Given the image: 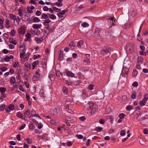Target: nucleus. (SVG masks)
<instances>
[{"instance_id": "49", "label": "nucleus", "mask_w": 148, "mask_h": 148, "mask_svg": "<svg viewBox=\"0 0 148 148\" xmlns=\"http://www.w3.org/2000/svg\"><path fill=\"white\" fill-rule=\"evenodd\" d=\"M27 10L30 13H32L33 12V11L30 8V7L29 6L27 7Z\"/></svg>"}, {"instance_id": "24", "label": "nucleus", "mask_w": 148, "mask_h": 148, "mask_svg": "<svg viewBox=\"0 0 148 148\" xmlns=\"http://www.w3.org/2000/svg\"><path fill=\"white\" fill-rule=\"evenodd\" d=\"M10 82L11 84H14L16 82V79L15 77L12 76L10 80Z\"/></svg>"}, {"instance_id": "8", "label": "nucleus", "mask_w": 148, "mask_h": 148, "mask_svg": "<svg viewBox=\"0 0 148 148\" xmlns=\"http://www.w3.org/2000/svg\"><path fill=\"white\" fill-rule=\"evenodd\" d=\"M19 33L20 34H24L25 33V27L23 26H22L18 29Z\"/></svg>"}, {"instance_id": "61", "label": "nucleus", "mask_w": 148, "mask_h": 148, "mask_svg": "<svg viewBox=\"0 0 148 148\" xmlns=\"http://www.w3.org/2000/svg\"><path fill=\"white\" fill-rule=\"evenodd\" d=\"M144 99L146 100V101H147V100L148 99V94H145V95Z\"/></svg>"}, {"instance_id": "31", "label": "nucleus", "mask_w": 148, "mask_h": 148, "mask_svg": "<svg viewBox=\"0 0 148 148\" xmlns=\"http://www.w3.org/2000/svg\"><path fill=\"white\" fill-rule=\"evenodd\" d=\"M29 53H28L25 55V57L24 58L25 61H26L28 60L29 56Z\"/></svg>"}, {"instance_id": "19", "label": "nucleus", "mask_w": 148, "mask_h": 148, "mask_svg": "<svg viewBox=\"0 0 148 148\" xmlns=\"http://www.w3.org/2000/svg\"><path fill=\"white\" fill-rule=\"evenodd\" d=\"M138 73V71L136 69H134L132 73V76L133 77H135Z\"/></svg>"}, {"instance_id": "17", "label": "nucleus", "mask_w": 148, "mask_h": 148, "mask_svg": "<svg viewBox=\"0 0 148 148\" xmlns=\"http://www.w3.org/2000/svg\"><path fill=\"white\" fill-rule=\"evenodd\" d=\"M39 63V62L38 60H36L34 62L32 63V66L33 67V69H34V68Z\"/></svg>"}, {"instance_id": "50", "label": "nucleus", "mask_w": 148, "mask_h": 148, "mask_svg": "<svg viewBox=\"0 0 148 148\" xmlns=\"http://www.w3.org/2000/svg\"><path fill=\"white\" fill-rule=\"evenodd\" d=\"M95 34L97 36H99V30L98 29L95 30Z\"/></svg>"}, {"instance_id": "64", "label": "nucleus", "mask_w": 148, "mask_h": 148, "mask_svg": "<svg viewBox=\"0 0 148 148\" xmlns=\"http://www.w3.org/2000/svg\"><path fill=\"white\" fill-rule=\"evenodd\" d=\"M5 54H7L8 53V50L4 49L2 51Z\"/></svg>"}, {"instance_id": "23", "label": "nucleus", "mask_w": 148, "mask_h": 148, "mask_svg": "<svg viewBox=\"0 0 148 148\" xmlns=\"http://www.w3.org/2000/svg\"><path fill=\"white\" fill-rule=\"evenodd\" d=\"M6 91V89L5 87H0V92L2 94H3Z\"/></svg>"}, {"instance_id": "39", "label": "nucleus", "mask_w": 148, "mask_h": 148, "mask_svg": "<svg viewBox=\"0 0 148 148\" xmlns=\"http://www.w3.org/2000/svg\"><path fill=\"white\" fill-rule=\"evenodd\" d=\"M140 143L142 145H144L145 144V142L142 138H140L139 140Z\"/></svg>"}, {"instance_id": "46", "label": "nucleus", "mask_w": 148, "mask_h": 148, "mask_svg": "<svg viewBox=\"0 0 148 148\" xmlns=\"http://www.w3.org/2000/svg\"><path fill=\"white\" fill-rule=\"evenodd\" d=\"M94 86V85L91 84L89 85L88 88L90 90H92L93 89Z\"/></svg>"}, {"instance_id": "47", "label": "nucleus", "mask_w": 148, "mask_h": 148, "mask_svg": "<svg viewBox=\"0 0 148 148\" xmlns=\"http://www.w3.org/2000/svg\"><path fill=\"white\" fill-rule=\"evenodd\" d=\"M5 104H2L0 107V110L1 111H3L4 110L5 108Z\"/></svg>"}, {"instance_id": "62", "label": "nucleus", "mask_w": 148, "mask_h": 148, "mask_svg": "<svg viewBox=\"0 0 148 148\" xmlns=\"http://www.w3.org/2000/svg\"><path fill=\"white\" fill-rule=\"evenodd\" d=\"M80 121H84L86 119V118L84 116H82L79 118Z\"/></svg>"}, {"instance_id": "34", "label": "nucleus", "mask_w": 148, "mask_h": 148, "mask_svg": "<svg viewBox=\"0 0 148 148\" xmlns=\"http://www.w3.org/2000/svg\"><path fill=\"white\" fill-rule=\"evenodd\" d=\"M70 102L69 101H67L65 103V106L66 107V109H67L68 108H69V106L70 105Z\"/></svg>"}, {"instance_id": "22", "label": "nucleus", "mask_w": 148, "mask_h": 148, "mask_svg": "<svg viewBox=\"0 0 148 148\" xmlns=\"http://www.w3.org/2000/svg\"><path fill=\"white\" fill-rule=\"evenodd\" d=\"M146 102V100H144L143 98L142 101H140L139 103L140 105L141 106H143L145 104Z\"/></svg>"}, {"instance_id": "30", "label": "nucleus", "mask_w": 148, "mask_h": 148, "mask_svg": "<svg viewBox=\"0 0 148 148\" xmlns=\"http://www.w3.org/2000/svg\"><path fill=\"white\" fill-rule=\"evenodd\" d=\"M35 128V125L32 123L30 124L29 125V129L33 130Z\"/></svg>"}, {"instance_id": "35", "label": "nucleus", "mask_w": 148, "mask_h": 148, "mask_svg": "<svg viewBox=\"0 0 148 148\" xmlns=\"http://www.w3.org/2000/svg\"><path fill=\"white\" fill-rule=\"evenodd\" d=\"M136 94L135 92H133L131 95V97L132 99H135L136 98Z\"/></svg>"}, {"instance_id": "37", "label": "nucleus", "mask_w": 148, "mask_h": 148, "mask_svg": "<svg viewBox=\"0 0 148 148\" xmlns=\"http://www.w3.org/2000/svg\"><path fill=\"white\" fill-rule=\"evenodd\" d=\"M84 62L86 63L88 65H90V60L88 59H86L84 60Z\"/></svg>"}, {"instance_id": "40", "label": "nucleus", "mask_w": 148, "mask_h": 148, "mask_svg": "<svg viewBox=\"0 0 148 148\" xmlns=\"http://www.w3.org/2000/svg\"><path fill=\"white\" fill-rule=\"evenodd\" d=\"M83 43V41L82 40H79L77 43V46L78 47H81V45H82Z\"/></svg>"}, {"instance_id": "57", "label": "nucleus", "mask_w": 148, "mask_h": 148, "mask_svg": "<svg viewBox=\"0 0 148 148\" xmlns=\"http://www.w3.org/2000/svg\"><path fill=\"white\" fill-rule=\"evenodd\" d=\"M19 88L20 90L22 92H24L25 91L24 88L21 85L20 86Z\"/></svg>"}, {"instance_id": "60", "label": "nucleus", "mask_w": 148, "mask_h": 148, "mask_svg": "<svg viewBox=\"0 0 148 148\" xmlns=\"http://www.w3.org/2000/svg\"><path fill=\"white\" fill-rule=\"evenodd\" d=\"M26 125L25 124H23L19 128V130H22L25 127Z\"/></svg>"}, {"instance_id": "14", "label": "nucleus", "mask_w": 148, "mask_h": 148, "mask_svg": "<svg viewBox=\"0 0 148 148\" xmlns=\"http://www.w3.org/2000/svg\"><path fill=\"white\" fill-rule=\"evenodd\" d=\"M13 58V56L11 55L9 56H6L4 58L5 60L7 62H8L10 61V59Z\"/></svg>"}, {"instance_id": "29", "label": "nucleus", "mask_w": 148, "mask_h": 148, "mask_svg": "<svg viewBox=\"0 0 148 148\" xmlns=\"http://www.w3.org/2000/svg\"><path fill=\"white\" fill-rule=\"evenodd\" d=\"M62 5V3L61 2H58L55 3V5L58 7H61Z\"/></svg>"}, {"instance_id": "45", "label": "nucleus", "mask_w": 148, "mask_h": 148, "mask_svg": "<svg viewBox=\"0 0 148 148\" xmlns=\"http://www.w3.org/2000/svg\"><path fill=\"white\" fill-rule=\"evenodd\" d=\"M16 32L14 29H12L11 31L10 34L12 36H14L15 35Z\"/></svg>"}, {"instance_id": "2", "label": "nucleus", "mask_w": 148, "mask_h": 148, "mask_svg": "<svg viewBox=\"0 0 148 148\" xmlns=\"http://www.w3.org/2000/svg\"><path fill=\"white\" fill-rule=\"evenodd\" d=\"M129 69L126 67H123L122 69L121 75L124 77H127Z\"/></svg>"}, {"instance_id": "21", "label": "nucleus", "mask_w": 148, "mask_h": 148, "mask_svg": "<svg viewBox=\"0 0 148 148\" xmlns=\"http://www.w3.org/2000/svg\"><path fill=\"white\" fill-rule=\"evenodd\" d=\"M25 66L27 69V70H29L31 69V66L28 62H27L25 64Z\"/></svg>"}, {"instance_id": "52", "label": "nucleus", "mask_w": 148, "mask_h": 148, "mask_svg": "<svg viewBox=\"0 0 148 148\" xmlns=\"http://www.w3.org/2000/svg\"><path fill=\"white\" fill-rule=\"evenodd\" d=\"M121 135L122 136H124L125 134V132L124 130L121 131L120 132Z\"/></svg>"}, {"instance_id": "25", "label": "nucleus", "mask_w": 148, "mask_h": 148, "mask_svg": "<svg viewBox=\"0 0 148 148\" xmlns=\"http://www.w3.org/2000/svg\"><path fill=\"white\" fill-rule=\"evenodd\" d=\"M49 13L47 14L43 13L42 15V17L43 19H47L49 17Z\"/></svg>"}, {"instance_id": "28", "label": "nucleus", "mask_w": 148, "mask_h": 148, "mask_svg": "<svg viewBox=\"0 0 148 148\" xmlns=\"http://www.w3.org/2000/svg\"><path fill=\"white\" fill-rule=\"evenodd\" d=\"M49 17L52 20L55 19L56 18V16L53 14H49Z\"/></svg>"}, {"instance_id": "54", "label": "nucleus", "mask_w": 148, "mask_h": 148, "mask_svg": "<svg viewBox=\"0 0 148 148\" xmlns=\"http://www.w3.org/2000/svg\"><path fill=\"white\" fill-rule=\"evenodd\" d=\"M125 114L123 113H121L119 115V117L120 119H123L125 117Z\"/></svg>"}, {"instance_id": "16", "label": "nucleus", "mask_w": 148, "mask_h": 148, "mask_svg": "<svg viewBox=\"0 0 148 148\" xmlns=\"http://www.w3.org/2000/svg\"><path fill=\"white\" fill-rule=\"evenodd\" d=\"M51 22V20L49 19L45 20L43 22V24L45 26H49V23Z\"/></svg>"}, {"instance_id": "41", "label": "nucleus", "mask_w": 148, "mask_h": 148, "mask_svg": "<svg viewBox=\"0 0 148 148\" xmlns=\"http://www.w3.org/2000/svg\"><path fill=\"white\" fill-rule=\"evenodd\" d=\"M33 20L34 22H38L40 20L38 18L35 17L33 18Z\"/></svg>"}, {"instance_id": "44", "label": "nucleus", "mask_w": 148, "mask_h": 148, "mask_svg": "<svg viewBox=\"0 0 148 148\" xmlns=\"http://www.w3.org/2000/svg\"><path fill=\"white\" fill-rule=\"evenodd\" d=\"M16 116L18 118H21L23 116V114L20 112H18L17 113Z\"/></svg>"}, {"instance_id": "63", "label": "nucleus", "mask_w": 148, "mask_h": 148, "mask_svg": "<svg viewBox=\"0 0 148 148\" xmlns=\"http://www.w3.org/2000/svg\"><path fill=\"white\" fill-rule=\"evenodd\" d=\"M105 121L104 119H101L99 120V122L101 124H103L104 123Z\"/></svg>"}, {"instance_id": "3", "label": "nucleus", "mask_w": 148, "mask_h": 148, "mask_svg": "<svg viewBox=\"0 0 148 148\" xmlns=\"http://www.w3.org/2000/svg\"><path fill=\"white\" fill-rule=\"evenodd\" d=\"M94 104L92 103H90L89 104H87L86 105L87 107H88V108H87V110L88 111L90 110V112L91 113H94L95 111V109H94V108L93 107L94 106Z\"/></svg>"}, {"instance_id": "36", "label": "nucleus", "mask_w": 148, "mask_h": 148, "mask_svg": "<svg viewBox=\"0 0 148 148\" xmlns=\"http://www.w3.org/2000/svg\"><path fill=\"white\" fill-rule=\"evenodd\" d=\"M132 109V106H127L126 108V109L127 111H130Z\"/></svg>"}, {"instance_id": "48", "label": "nucleus", "mask_w": 148, "mask_h": 148, "mask_svg": "<svg viewBox=\"0 0 148 148\" xmlns=\"http://www.w3.org/2000/svg\"><path fill=\"white\" fill-rule=\"evenodd\" d=\"M18 14L21 17L22 16H23V14L22 10L20 9H19L18 10Z\"/></svg>"}, {"instance_id": "38", "label": "nucleus", "mask_w": 148, "mask_h": 148, "mask_svg": "<svg viewBox=\"0 0 148 148\" xmlns=\"http://www.w3.org/2000/svg\"><path fill=\"white\" fill-rule=\"evenodd\" d=\"M148 117V116L147 114H146L144 116H142L141 118L139 119L140 121H143L147 119Z\"/></svg>"}, {"instance_id": "32", "label": "nucleus", "mask_w": 148, "mask_h": 148, "mask_svg": "<svg viewBox=\"0 0 148 148\" xmlns=\"http://www.w3.org/2000/svg\"><path fill=\"white\" fill-rule=\"evenodd\" d=\"M30 113L29 110H27L25 112L24 115L25 117H27L29 115Z\"/></svg>"}, {"instance_id": "9", "label": "nucleus", "mask_w": 148, "mask_h": 148, "mask_svg": "<svg viewBox=\"0 0 148 148\" xmlns=\"http://www.w3.org/2000/svg\"><path fill=\"white\" fill-rule=\"evenodd\" d=\"M30 33L33 34L34 35H38L40 33V31L39 30H31Z\"/></svg>"}, {"instance_id": "12", "label": "nucleus", "mask_w": 148, "mask_h": 148, "mask_svg": "<svg viewBox=\"0 0 148 148\" xmlns=\"http://www.w3.org/2000/svg\"><path fill=\"white\" fill-rule=\"evenodd\" d=\"M35 40L37 42V43L39 44L43 40L42 37H35Z\"/></svg>"}, {"instance_id": "7", "label": "nucleus", "mask_w": 148, "mask_h": 148, "mask_svg": "<svg viewBox=\"0 0 148 148\" xmlns=\"http://www.w3.org/2000/svg\"><path fill=\"white\" fill-rule=\"evenodd\" d=\"M59 55V60L60 61H61L63 60V52L61 50H59L58 52Z\"/></svg>"}, {"instance_id": "13", "label": "nucleus", "mask_w": 148, "mask_h": 148, "mask_svg": "<svg viewBox=\"0 0 148 148\" xmlns=\"http://www.w3.org/2000/svg\"><path fill=\"white\" fill-rule=\"evenodd\" d=\"M75 43L73 41H71L69 44V46L70 47L71 49L72 50L75 49Z\"/></svg>"}, {"instance_id": "58", "label": "nucleus", "mask_w": 148, "mask_h": 148, "mask_svg": "<svg viewBox=\"0 0 148 148\" xmlns=\"http://www.w3.org/2000/svg\"><path fill=\"white\" fill-rule=\"evenodd\" d=\"M43 10L44 11H47L49 10V8L46 6H44L43 8Z\"/></svg>"}, {"instance_id": "5", "label": "nucleus", "mask_w": 148, "mask_h": 148, "mask_svg": "<svg viewBox=\"0 0 148 148\" xmlns=\"http://www.w3.org/2000/svg\"><path fill=\"white\" fill-rule=\"evenodd\" d=\"M110 49H106L102 50L101 52V53L103 56H105L108 54L110 52Z\"/></svg>"}, {"instance_id": "6", "label": "nucleus", "mask_w": 148, "mask_h": 148, "mask_svg": "<svg viewBox=\"0 0 148 148\" xmlns=\"http://www.w3.org/2000/svg\"><path fill=\"white\" fill-rule=\"evenodd\" d=\"M31 116H29V118H31L32 116H38L40 119V117L38 114H36V111L34 109H32L31 112Z\"/></svg>"}, {"instance_id": "59", "label": "nucleus", "mask_w": 148, "mask_h": 148, "mask_svg": "<svg viewBox=\"0 0 148 148\" xmlns=\"http://www.w3.org/2000/svg\"><path fill=\"white\" fill-rule=\"evenodd\" d=\"M73 144V143L70 141H69L67 143V145L68 146H71Z\"/></svg>"}, {"instance_id": "15", "label": "nucleus", "mask_w": 148, "mask_h": 148, "mask_svg": "<svg viewBox=\"0 0 148 148\" xmlns=\"http://www.w3.org/2000/svg\"><path fill=\"white\" fill-rule=\"evenodd\" d=\"M5 22V27L7 29L9 28L10 27L9 25L10 22V20L8 19H6Z\"/></svg>"}, {"instance_id": "4", "label": "nucleus", "mask_w": 148, "mask_h": 148, "mask_svg": "<svg viewBox=\"0 0 148 148\" xmlns=\"http://www.w3.org/2000/svg\"><path fill=\"white\" fill-rule=\"evenodd\" d=\"M14 106L13 104H10L8 106L5 108V110L6 112L8 113L11 110H13L14 109Z\"/></svg>"}, {"instance_id": "18", "label": "nucleus", "mask_w": 148, "mask_h": 148, "mask_svg": "<svg viewBox=\"0 0 148 148\" xmlns=\"http://www.w3.org/2000/svg\"><path fill=\"white\" fill-rule=\"evenodd\" d=\"M26 50L25 49H24L22 50V51L20 53V56L21 58H22L24 57V56L25 55Z\"/></svg>"}, {"instance_id": "56", "label": "nucleus", "mask_w": 148, "mask_h": 148, "mask_svg": "<svg viewBox=\"0 0 148 148\" xmlns=\"http://www.w3.org/2000/svg\"><path fill=\"white\" fill-rule=\"evenodd\" d=\"M19 64L18 62H15L13 64L14 67V68H16V67L18 66H19Z\"/></svg>"}, {"instance_id": "53", "label": "nucleus", "mask_w": 148, "mask_h": 148, "mask_svg": "<svg viewBox=\"0 0 148 148\" xmlns=\"http://www.w3.org/2000/svg\"><path fill=\"white\" fill-rule=\"evenodd\" d=\"M40 55H34V60H36L38 58L40 57Z\"/></svg>"}, {"instance_id": "11", "label": "nucleus", "mask_w": 148, "mask_h": 148, "mask_svg": "<svg viewBox=\"0 0 148 148\" xmlns=\"http://www.w3.org/2000/svg\"><path fill=\"white\" fill-rule=\"evenodd\" d=\"M42 25L41 24H33L32 25V27L34 29H40L42 27Z\"/></svg>"}, {"instance_id": "42", "label": "nucleus", "mask_w": 148, "mask_h": 148, "mask_svg": "<svg viewBox=\"0 0 148 148\" xmlns=\"http://www.w3.org/2000/svg\"><path fill=\"white\" fill-rule=\"evenodd\" d=\"M82 25L83 27H87L89 26L88 24L86 22L83 23L82 24Z\"/></svg>"}, {"instance_id": "33", "label": "nucleus", "mask_w": 148, "mask_h": 148, "mask_svg": "<svg viewBox=\"0 0 148 148\" xmlns=\"http://www.w3.org/2000/svg\"><path fill=\"white\" fill-rule=\"evenodd\" d=\"M103 130V128L101 127H97L95 128V130L96 131L99 132H101Z\"/></svg>"}, {"instance_id": "1", "label": "nucleus", "mask_w": 148, "mask_h": 148, "mask_svg": "<svg viewBox=\"0 0 148 148\" xmlns=\"http://www.w3.org/2000/svg\"><path fill=\"white\" fill-rule=\"evenodd\" d=\"M40 72L39 69H38L34 74L32 79L33 81H36L38 80L40 77Z\"/></svg>"}, {"instance_id": "10", "label": "nucleus", "mask_w": 148, "mask_h": 148, "mask_svg": "<svg viewBox=\"0 0 148 148\" xmlns=\"http://www.w3.org/2000/svg\"><path fill=\"white\" fill-rule=\"evenodd\" d=\"M66 73L67 76L69 77H75L74 74L71 71H66Z\"/></svg>"}, {"instance_id": "51", "label": "nucleus", "mask_w": 148, "mask_h": 148, "mask_svg": "<svg viewBox=\"0 0 148 148\" xmlns=\"http://www.w3.org/2000/svg\"><path fill=\"white\" fill-rule=\"evenodd\" d=\"M63 91L66 93H67L68 92V90L65 87H64L62 88Z\"/></svg>"}, {"instance_id": "27", "label": "nucleus", "mask_w": 148, "mask_h": 148, "mask_svg": "<svg viewBox=\"0 0 148 148\" xmlns=\"http://www.w3.org/2000/svg\"><path fill=\"white\" fill-rule=\"evenodd\" d=\"M82 97L84 98H86L87 97L88 95L86 93V90H84L82 92Z\"/></svg>"}, {"instance_id": "43", "label": "nucleus", "mask_w": 148, "mask_h": 148, "mask_svg": "<svg viewBox=\"0 0 148 148\" xmlns=\"http://www.w3.org/2000/svg\"><path fill=\"white\" fill-rule=\"evenodd\" d=\"M53 8L54 11L56 12H59L61 10L60 9L55 7H53Z\"/></svg>"}, {"instance_id": "20", "label": "nucleus", "mask_w": 148, "mask_h": 148, "mask_svg": "<svg viewBox=\"0 0 148 148\" xmlns=\"http://www.w3.org/2000/svg\"><path fill=\"white\" fill-rule=\"evenodd\" d=\"M57 15L59 17V19H61V20L63 19L65 17V16H64L63 14H62L61 13H58Z\"/></svg>"}, {"instance_id": "26", "label": "nucleus", "mask_w": 148, "mask_h": 148, "mask_svg": "<svg viewBox=\"0 0 148 148\" xmlns=\"http://www.w3.org/2000/svg\"><path fill=\"white\" fill-rule=\"evenodd\" d=\"M9 17L12 20H15L16 19V17L13 14H10Z\"/></svg>"}, {"instance_id": "55", "label": "nucleus", "mask_w": 148, "mask_h": 148, "mask_svg": "<svg viewBox=\"0 0 148 148\" xmlns=\"http://www.w3.org/2000/svg\"><path fill=\"white\" fill-rule=\"evenodd\" d=\"M26 140H27L28 144H31L32 143V140L30 138H27Z\"/></svg>"}]
</instances>
